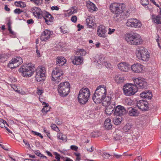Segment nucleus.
<instances>
[{"label":"nucleus","mask_w":161,"mask_h":161,"mask_svg":"<svg viewBox=\"0 0 161 161\" xmlns=\"http://www.w3.org/2000/svg\"><path fill=\"white\" fill-rule=\"evenodd\" d=\"M4 9L5 10L8 11H10V8H8L7 5H5V6L4 7Z\"/></svg>","instance_id":"e2e57ef3"},{"label":"nucleus","mask_w":161,"mask_h":161,"mask_svg":"<svg viewBox=\"0 0 161 161\" xmlns=\"http://www.w3.org/2000/svg\"><path fill=\"white\" fill-rule=\"evenodd\" d=\"M131 127L129 125H126L123 128L124 130H125V131H127Z\"/></svg>","instance_id":"de8ad7c7"},{"label":"nucleus","mask_w":161,"mask_h":161,"mask_svg":"<svg viewBox=\"0 0 161 161\" xmlns=\"http://www.w3.org/2000/svg\"><path fill=\"white\" fill-rule=\"evenodd\" d=\"M9 56V54L7 53H4L0 55V62H3L6 61Z\"/></svg>","instance_id":"473e14b6"},{"label":"nucleus","mask_w":161,"mask_h":161,"mask_svg":"<svg viewBox=\"0 0 161 161\" xmlns=\"http://www.w3.org/2000/svg\"><path fill=\"white\" fill-rule=\"evenodd\" d=\"M45 76V68H38L36 69L35 77L37 81L40 82L44 80Z\"/></svg>","instance_id":"9b49d317"},{"label":"nucleus","mask_w":161,"mask_h":161,"mask_svg":"<svg viewBox=\"0 0 161 161\" xmlns=\"http://www.w3.org/2000/svg\"><path fill=\"white\" fill-rule=\"evenodd\" d=\"M72 63L75 65H80L82 64L84 60L83 57L81 56H73L70 58Z\"/></svg>","instance_id":"a211bd4d"},{"label":"nucleus","mask_w":161,"mask_h":161,"mask_svg":"<svg viewBox=\"0 0 161 161\" xmlns=\"http://www.w3.org/2000/svg\"><path fill=\"white\" fill-rule=\"evenodd\" d=\"M87 150L88 151H89L90 152H92L93 151V147L92 146L91 147V149H87Z\"/></svg>","instance_id":"0e129e2a"},{"label":"nucleus","mask_w":161,"mask_h":161,"mask_svg":"<svg viewBox=\"0 0 161 161\" xmlns=\"http://www.w3.org/2000/svg\"><path fill=\"white\" fill-rule=\"evenodd\" d=\"M126 113V110L125 108L120 105H118L115 109L114 114L117 116L121 117Z\"/></svg>","instance_id":"4468645a"},{"label":"nucleus","mask_w":161,"mask_h":161,"mask_svg":"<svg viewBox=\"0 0 161 161\" xmlns=\"http://www.w3.org/2000/svg\"><path fill=\"white\" fill-rule=\"evenodd\" d=\"M53 34V32L52 31L46 29L42 33L40 39L42 41H46L50 38L51 36Z\"/></svg>","instance_id":"2eb2a0df"},{"label":"nucleus","mask_w":161,"mask_h":161,"mask_svg":"<svg viewBox=\"0 0 161 161\" xmlns=\"http://www.w3.org/2000/svg\"><path fill=\"white\" fill-rule=\"evenodd\" d=\"M86 53V51L83 49H78L76 52V54L77 56H85Z\"/></svg>","instance_id":"7c9ffc66"},{"label":"nucleus","mask_w":161,"mask_h":161,"mask_svg":"<svg viewBox=\"0 0 161 161\" xmlns=\"http://www.w3.org/2000/svg\"><path fill=\"white\" fill-rule=\"evenodd\" d=\"M118 117L117 116H116V117L114 118L113 119L114 124L117 125H119L122 120V118L121 117Z\"/></svg>","instance_id":"f704fd0d"},{"label":"nucleus","mask_w":161,"mask_h":161,"mask_svg":"<svg viewBox=\"0 0 161 161\" xmlns=\"http://www.w3.org/2000/svg\"><path fill=\"white\" fill-rule=\"evenodd\" d=\"M36 53H37L38 57H40V54L39 52V51L38 50V49L36 50Z\"/></svg>","instance_id":"338daca9"},{"label":"nucleus","mask_w":161,"mask_h":161,"mask_svg":"<svg viewBox=\"0 0 161 161\" xmlns=\"http://www.w3.org/2000/svg\"><path fill=\"white\" fill-rule=\"evenodd\" d=\"M56 123L58 125H61L62 123V122L60 120H59V119H57L55 121Z\"/></svg>","instance_id":"13d9d810"},{"label":"nucleus","mask_w":161,"mask_h":161,"mask_svg":"<svg viewBox=\"0 0 161 161\" xmlns=\"http://www.w3.org/2000/svg\"><path fill=\"white\" fill-rule=\"evenodd\" d=\"M130 65L128 63L125 62H122L119 63L118 65L119 69L124 72H127L130 69Z\"/></svg>","instance_id":"4be33fe9"},{"label":"nucleus","mask_w":161,"mask_h":161,"mask_svg":"<svg viewBox=\"0 0 161 161\" xmlns=\"http://www.w3.org/2000/svg\"><path fill=\"white\" fill-rule=\"evenodd\" d=\"M98 56L97 63L100 65L104 64L105 63L104 55L101 54L98 55Z\"/></svg>","instance_id":"2f4dec72"},{"label":"nucleus","mask_w":161,"mask_h":161,"mask_svg":"<svg viewBox=\"0 0 161 161\" xmlns=\"http://www.w3.org/2000/svg\"><path fill=\"white\" fill-rule=\"evenodd\" d=\"M32 133H33V134L38 136L39 137H40L42 139L43 138V136L41 135L40 133H38L36 131H34L32 130L31 131Z\"/></svg>","instance_id":"37998d69"},{"label":"nucleus","mask_w":161,"mask_h":161,"mask_svg":"<svg viewBox=\"0 0 161 161\" xmlns=\"http://www.w3.org/2000/svg\"><path fill=\"white\" fill-rule=\"evenodd\" d=\"M143 66L139 63L134 64L131 66L132 71L136 73H139L142 72L143 70Z\"/></svg>","instance_id":"412c9836"},{"label":"nucleus","mask_w":161,"mask_h":161,"mask_svg":"<svg viewBox=\"0 0 161 161\" xmlns=\"http://www.w3.org/2000/svg\"><path fill=\"white\" fill-rule=\"evenodd\" d=\"M136 54L139 59L143 61H147L149 58L148 52L146 49L143 47H138L137 49Z\"/></svg>","instance_id":"0eeeda50"},{"label":"nucleus","mask_w":161,"mask_h":161,"mask_svg":"<svg viewBox=\"0 0 161 161\" xmlns=\"http://www.w3.org/2000/svg\"><path fill=\"white\" fill-rule=\"evenodd\" d=\"M115 82L117 83H120L123 82L124 80V77L120 74L116 75L114 77Z\"/></svg>","instance_id":"a878e982"},{"label":"nucleus","mask_w":161,"mask_h":161,"mask_svg":"<svg viewBox=\"0 0 161 161\" xmlns=\"http://www.w3.org/2000/svg\"><path fill=\"white\" fill-rule=\"evenodd\" d=\"M43 17L46 24L48 25H51L53 22V17L49 13L43 11L42 18Z\"/></svg>","instance_id":"dca6fc26"},{"label":"nucleus","mask_w":161,"mask_h":161,"mask_svg":"<svg viewBox=\"0 0 161 161\" xmlns=\"http://www.w3.org/2000/svg\"><path fill=\"white\" fill-rule=\"evenodd\" d=\"M122 132L120 131H118L115 132L113 133L114 139L116 141L120 140L122 136L121 133Z\"/></svg>","instance_id":"c756f323"},{"label":"nucleus","mask_w":161,"mask_h":161,"mask_svg":"<svg viewBox=\"0 0 161 161\" xmlns=\"http://www.w3.org/2000/svg\"><path fill=\"white\" fill-rule=\"evenodd\" d=\"M110 122L111 119L109 118H107L105 120L104 124L106 129L109 130L112 128V125Z\"/></svg>","instance_id":"c85d7f7f"},{"label":"nucleus","mask_w":161,"mask_h":161,"mask_svg":"<svg viewBox=\"0 0 161 161\" xmlns=\"http://www.w3.org/2000/svg\"><path fill=\"white\" fill-rule=\"evenodd\" d=\"M150 1L154 5H156L157 7H159V5L158 4L156 3V2L154 0H150Z\"/></svg>","instance_id":"052dcab7"},{"label":"nucleus","mask_w":161,"mask_h":161,"mask_svg":"<svg viewBox=\"0 0 161 161\" xmlns=\"http://www.w3.org/2000/svg\"><path fill=\"white\" fill-rule=\"evenodd\" d=\"M51 9L53 10H58L59 9V8L58 7L56 6H53L51 8Z\"/></svg>","instance_id":"bf43d9fd"},{"label":"nucleus","mask_w":161,"mask_h":161,"mask_svg":"<svg viewBox=\"0 0 161 161\" xmlns=\"http://www.w3.org/2000/svg\"><path fill=\"white\" fill-rule=\"evenodd\" d=\"M107 98L108 100L106 99L103 102V104L106 107L105 110L106 113L108 115H110L113 113L115 106L114 104V102H112V98L111 97H108Z\"/></svg>","instance_id":"1a4fd4ad"},{"label":"nucleus","mask_w":161,"mask_h":161,"mask_svg":"<svg viewBox=\"0 0 161 161\" xmlns=\"http://www.w3.org/2000/svg\"><path fill=\"white\" fill-rule=\"evenodd\" d=\"M110 9L113 13L120 14L124 10L125 5L123 3H114L110 5Z\"/></svg>","instance_id":"9d476101"},{"label":"nucleus","mask_w":161,"mask_h":161,"mask_svg":"<svg viewBox=\"0 0 161 161\" xmlns=\"http://www.w3.org/2000/svg\"><path fill=\"white\" fill-rule=\"evenodd\" d=\"M44 132L46 134L47 136L50 138L51 139L50 134L49 132L46 130L45 128L44 129Z\"/></svg>","instance_id":"49530a36"},{"label":"nucleus","mask_w":161,"mask_h":161,"mask_svg":"<svg viewBox=\"0 0 161 161\" xmlns=\"http://www.w3.org/2000/svg\"><path fill=\"white\" fill-rule=\"evenodd\" d=\"M66 59L63 57H58L56 58V65L57 66L53 68L52 73L51 80L56 82H59L63 78L64 73L59 67L66 63Z\"/></svg>","instance_id":"f03ea898"},{"label":"nucleus","mask_w":161,"mask_h":161,"mask_svg":"<svg viewBox=\"0 0 161 161\" xmlns=\"http://www.w3.org/2000/svg\"><path fill=\"white\" fill-rule=\"evenodd\" d=\"M77 8L75 7H72L70 11L69 12V15L73 14L77 12Z\"/></svg>","instance_id":"58836bf2"},{"label":"nucleus","mask_w":161,"mask_h":161,"mask_svg":"<svg viewBox=\"0 0 161 161\" xmlns=\"http://www.w3.org/2000/svg\"><path fill=\"white\" fill-rule=\"evenodd\" d=\"M125 39L129 44L134 45H140L142 42L141 36L137 33L127 34Z\"/></svg>","instance_id":"39448f33"},{"label":"nucleus","mask_w":161,"mask_h":161,"mask_svg":"<svg viewBox=\"0 0 161 161\" xmlns=\"http://www.w3.org/2000/svg\"><path fill=\"white\" fill-rule=\"evenodd\" d=\"M77 27L78 28V31H79L81 29H83L84 27L82 25H80V24H79L77 25Z\"/></svg>","instance_id":"6e6d98bb"},{"label":"nucleus","mask_w":161,"mask_h":161,"mask_svg":"<svg viewBox=\"0 0 161 161\" xmlns=\"http://www.w3.org/2000/svg\"><path fill=\"white\" fill-rule=\"evenodd\" d=\"M134 84L127 83L123 86L124 94L127 96L134 95L138 91V89L146 88L147 82L143 78H134L133 79Z\"/></svg>","instance_id":"f257e3e1"},{"label":"nucleus","mask_w":161,"mask_h":161,"mask_svg":"<svg viewBox=\"0 0 161 161\" xmlns=\"http://www.w3.org/2000/svg\"><path fill=\"white\" fill-rule=\"evenodd\" d=\"M64 161H73V160L70 159V158H66V159Z\"/></svg>","instance_id":"774afa93"},{"label":"nucleus","mask_w":161,"mask_h":161,"mask_svg":"<svg viewBox=\"0 0 161 161\" xmlns=\"http://www.w3.org/2000/svg\"><path fill=\"white\" fill-rule=\"evenodd\" d=\"M57 137L58 139L61 141H60V142H66L67 141V136L62 133L59 132L57 134Z\"/></svg>","instance_id":"cd10ccee"},{"label":"nucleus","mask_w":161,"mask_h":161,"mask_svg":"<svg viewBox=\"0 0 161 161\" xmlns=\"http://www.w3.org/2000/svg\"><path fill=\"white\" fill-rule=\"evenodd\" d=\"M107 31L106 30V27L104 26L100 25L97 27V35L100 37H106V33Z\"/></svg>","instance_id":"aec40b11"},{"label":"nucleus","mask_w":161,"mask_h":161,"mask_svg":"<svg viewBox=\"0 0 161 161\" xmlns=\"http://www.w3.org/2000/svg\"><path fill=\"white\" fill-rule=\"evenodd\" d=\"M16 5L17 6H19L21 8H24L26 6V4L24 2L21 1H16L15 2Z\"/></svg>","instance_id":"e433bc0d"},{"label":"nucleus","mask_w":161,"mask_h":161,"mask_svg":"<svg viewBox=\"0 0 161 161\" xmlns=\"http://www.w3.org/2000/svg\"><path fill=\"white\" fill-rule=\"evenodd\" d=\"M51 127L52 129L57 132H58L59 131V130L58 128L56 125L55 124H51Z\"/></svg>","instance_id":"ea45409f"},{"label":"nucleus","mask_w":161,"mask_h":161,"mask_svg":"<svg viewBox=\"0 0 161 161\" xmlns=\"http://www.w3.org/2000/svg\"><path fill=\"white\" fill-rule=\"evenodd\" d=\"M136 106L142 110H147L149 109L148 103L147 101L143 100L137 101Z\"/></svg>","instance_id":"f3484780"},{"label":"nucleus","mask_w":161,"mask_h":161,"mask_svg":"<svg viewBox=\"0 0 161 161\" xmlns=\"http://www.w3.org/2000/svg\"><path fill=\"white\" fill-rule=\"evenodd\" d=\"M34 21L32 19H28L27 21V23L28 24H31L34 23Z\"/></svg>","instance_id":"4d7b16f0"},{"label":"nucleus","mask_w":161,"mask_h":161,"mask_svg":"<svg viewBox=\"0 0 161 161\" xmlns=\"http://www.w3.org/2000/svg\"><path fill=\"white\" fill-rule=\"evenodd\" d=\"M22 12H23V11L21 10L19 8H16L14 11V12L15 14H19Z\"/></svg>","instance_id":"c03bdc74"},{"label":"nucleus","mask_w":161,"mask_h":161,"mask_svg":"<svg viewBox=\"0 0 161 161\" xmlns=\"http://www.w3.org/2000/svg\"><path fill=\"white\" fill-rule=\"evenodd\" d=\"M114 156L117 158H119L121 156V155H119L115 154H114Z\"/></svg>","instance_id":"69168bd1"},{"label":"nucleus","mask_w":161,"mask_h":161,"mask_svg":"<svg viewBox=\"0 0 161 161\" xmlns=\"http://www.w3.org/2000/svg\"><path fill=\"white\" fill-rule=\"evenodd\" d=\"M23 142L26 146H27L28 148H31L30 144L27 141L23 140Z\"/></svg>","instance_id":"864d4df0"},{"label":"nucleus","mask_w":161,"mask_h":161,"mask_svg":"<svg viewBox=\"0 0 161 161\" xmlns=\"http://www.w3.org/2000/svg\"><path fill=\"white\" fill-rule=\"evenodd\" d=\"M77 19V17L75 15H74L72 16V17H71V20L73 22L75 23L76 22Z\"/></svg>","instance_id":"a18cd8bd"},{"label":"nucleus","mask_w":161,"mask_h":161,"mask_svg":"<svg viewBox=\"0 0 161 161\" xmlns=\"http://www.w3.org/2000/svg\"><path fill=\"white\" fill-rule=\"evenodd\" d=\"M86 6L90 11H96L97 10V8L96 7L95 4L93 3L89 2L86 3Z\"/></svg>","instance_id":"bb28decb"},{"label":"nucleus","mask_w":161,"mask_h":161,"mask_svg":"<svg viewBox=\"0 0 161 161\" xmlns=\"http://www.w3.org/2000/svg\"><path fill=\"white\" fill-rule=\"evenodd\" d=\"M34 153L38 156L42 157L43 156V155L40 153L39 151L36 150L34 151Z\"/></svg>","instance_id":"09e8293b"},{"label":"nucleus","mask_w":161,"mask_h":161,"mask_svg":"<svg viewBox=\"0 0 161 161\" xmlns=\"http://www.w3.org/2000/svg\"><path fill=\"white\" fill-rule=\"evenodd\" d=\"M128 112L129 115L132 116H137L139 114V112L137 109L132 107L128 108Z\"/></svg>","instance_id":"b1692460"},{"label":"nucleus","mask_w":161,"mask_h":161,"mask_svg":"<svg viewBox=\"0 0 161 161\" xmlns=\"http://www.w3.org/2000/svg\"><path fill=\"white\" fill-rule=\"evenodd\" d=\"M31 11L36 18L38 19L42 18L43 11H42L40 8L36 7H33L31 9Z\"/></svg>","instance_id":"6ab92c4d"},{"label":"nucleus","mask_w":161,"mask_h":161,"mask_svg":"<svg viewBox=\"0 0 161 161\" xmlns=\"http://www.w3.org/2000/svg\"><path fill=\"white\" fill-rule=\"evenodd\" d=\"M141 3L143 6H146L149 4L148 0H141Z\"/></svg>","instance_id":"79ce46f5"},{"label":"nucleus","mask_w":161,"mask_h":161,"mask_svg":"<svg viewBox=\"0 0 161 161\" xmlns=\"http://www.w3.org/2000/svg\"><path fill=\"white\" fill-rule=\"evenodd\" d=\"M115 31V29H111L109 28L108 29V34L111 35Z\"/></svg>","instance_id":"3c124183"},{"label":"nucleus","mask_w":161,"mask_h":161,"mask_svg":"<svg viewBox=\"0 0 161 161\" xmlns=\"http://www.w3.org/2000/svg\"><path fill=\"white\" fill-rule=\"evenodd\" d=\"M42 93V90H38L37 92V93L39 95H41Z\"/></svg>","instance_id":"680f3d73"},{"label":"nucleus","mask_w":161,"mask_h":161,"mask_svg":"<svg viewBox=\"0 0 161 161\" xmlns=\"http://www.w3.org/2000/svg\"><path fill=\"white\" fill-rule=\"evenodd\" d=\"M36 70L35 68L33 65L25 64L22 66L19 69V72L22 73L24 77L31 76Z\"/></svg>","instance_id":"423d86ee"},{"label":"nucleus","mask_w":161,"mask_h":161,"mask_svg":"<svg viewBox=\"0 0 161 161\" xmlns=\"http://www.w3.org/2000/svg\"><path fill=\"white\" fill-rule=\"evenodd\" d=\"M93 20V18L90 16H89L86 19V25L89 28H92L93 26H94L95 23Z\"/></svg>","instance_id":"393cba45"},{"label":"nucleus","mask_w":161,"mask_h":161,"mask_svg":"<svg viewBox=\"0 0 161 161\" xmlns=\"http://www.w3.org/2000/svg\"><path fill=\"white\" fill-rule=\"evenodd\" d=\"M70 89V84L68 82L60 83L58 86V90L60 95L62 97L69 94Z\"/></svg>","instance_id":"6e6552de"},{"label":"nucleus","mask_w":161,"mask_h":161,"mask_svg":"<svg viewBox=\"0 0 161 161\" xmlns=\"http://www.w3.org/2000/svg\"><path fill=\"white\" fill-rule=\"evenodd\" d=\"M5 124L8 126V124L7 123L6 121L4 120L3 119H0V127L1 128H5L6 127L5 126Z\"/></svg>","instance_id":"4c0bfd02"},{"label":"nucleus","mask_w":161,"mask_h":161,"mask_svg":"<svg viewBox=\"0 0 161 161\" xmlns=\"http://www.w3.org/2000/svg\"><path fill=\"white\" fill-rule=\"evenodd\" d=\"M154 22L157 24H161V17L160 15H157L153 18Z\"/></svg>","instance_id":"c9c22d12"},{"label":"nucleus","mask_w":161,"mask_h":161,"mask_svg":"<svg viewBox=\"0 0 161 161\" xmlns=\"http://www.w3.org/2000/svg\"><path fill=\"white\" fill-rule=\"evenodd\" d=\"M56 156L55 158L57 160V161H60V155L58 153H56L55 154Z\"/></svg>","instance_id":"5fc2aeb1"},{"label":"nucleus","mask_w":161,"mask_h":161,"mask_svg":"<svg viewBox=\"0 0 161 161\" xmlns=\"http://www.w3.org/2000/svg\"><path fill=\"white\" fill-rule=\"evenodd\" d=\"M111 155L108 153H104L103 155V157L105 158H108Z\"/></svg>","instance_id":"603ef678"},{"label":"nucleus","mask_w":161,"mask_h":161,"mask_svg":"<svg viewBox=\"0 0 161 161\" xmlns=\"http://www.w3.org/2000/svg\"><path fill=\"white\" fill-rule=\"evenodd\" d=\"M107 90L104 85H100L97 86L92 96L93 101L96 104H99L105 100H108L107 96Z\"/></svg>","instance_id":"7ed1b4c3"},{"label":"nucleus","mask_w":161,"mask_h":161,"mask_svg":"<svg viewBox=\"0 0 161 161\" xmlns=\"http://www.w3.org/2000/svg\"><path fill=\"white\" fill-rule=\"evenodd\" d=\"M152 94L150 91H145L140 94V97L143 98L150 99L152 97Z\"/></svg>","instance_id":"5701e85b"},{"label":"nucleus","mask_w":161,"mask_h":161,"mask_svg":"<svg viewBox=\"0 0 161 161\" xmlns=\"http://www.w3.org/2000/svg\"><path fill=\"white\" fill-rule=\"evenodd\" d=\"M22 63V58L19 57H16L15 58H13L9 62L8 66L11 68H14L18 66Z\"/></svg>","instance_id":"ddd939ff"},{"label":"nucleus","mask_w":161,"mask_h":161,"mask_svg":"<svg viewBox=\"0 0 161 161\" xmlns=\"http://www.w3.org/2000/svg\"><path fill=\"white\" fill-rule=\"evenodd\" d=\"M30 1L38 5H41L42 3V0H30Z\"/></svg>","instance_id":"a19ab883"},{"label":"nucleus","mask_w":161,"mask_h":161,"mask_svg":"<svg viewBox=\"0 0 161 161\" xmlns=\"http://www.w3.org/2000/svg\"><path fill=\"white\" fill-rule=\"evenodd\" d=\"M91 93L89 89L86 87L81 88L78 95V101L81 104H85L88 101Z\"/></svg>","instance_id":"20e7f679"},{"label":"nucleus","mask_w":161,"mask_h":161,"mask_svg":"<svg viewBox=\"0 0 161 161\" xmlns=\"http://www.w3.org/2000/svg\"><path fill=\"white\" fill-rule=\"evenodd\" d=\"M126 24L128 27L136 28H140L142 26L141 22L139 20L134 18L128 19Z\"/></svg>","instance_id":"f8f14e48"},{"label":"nucleus","mask_w":161,"mask_h":161,"mask_svg":"<svg viewBox=\"0 0 161 161\" xmlns=\"http://www.w3.org/2000/svg\"><path fill=\"white\" fill-rule=\"evenodd\" d=\"M70 148L73 150L77 151L78 150V147L76 146L72 145L70 146Z\"/></svg>","instance_id":"8fccbe9b"},{"label":"nucleus","mask_w":161,"mask_h":161,"mask_svg":"<svg viewBox=\"0 0 161 161\" xmlns=\"http://www.w3.org/2000/svg\"><path fill=\"white\" fill-rule=\"evenodd\" d=\"M42 104L43 105L45 104V105L44 106V107L42 109V113H44L45 114H46L50 110V108L48 107L49 105L48 103L45 102H43Z\"/></svg>","instance_id":"72a5a7b5"}]
</instances>
